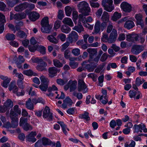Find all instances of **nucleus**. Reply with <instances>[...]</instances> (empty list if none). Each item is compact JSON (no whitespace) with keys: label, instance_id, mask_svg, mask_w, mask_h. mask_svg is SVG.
<instances>
[{"label":"nucleus","instance_id":"obj_1","mask_svg":"<svg viewBox=\"0 0 147 147\" xmlns=\"http://www.w3.org/2000/svg\"><path fill=\"white\" fill-rule=\"evenodd\" d=\"M78 7L79 12L82 13L78 16V19L80 21H84L85 17L84 16L89 15V13L90 12L91 10L88 3L85 1H82L78 5Z\"/></svg>","mask_w":147,"mask_h":147},{"label":"nucleus","instance_id":"obj_2","mask_svg":"<svg viewBox=\"0 0 147 147\" xmlns=\"http://www.w3.org/2000/svg\"><path fill=\"white\" fill-rule=\"evenodd\" d=\"M19 125L26 131L31 130L32 129V126L28 123L27 118L21 117L20 120Z\"/></svg>","mask_w":147,"mask_h":147},{"label":"nucleus","instance_id":"obj_3","mask_svg":"<svg viewBox=\"0 0 147 147\" xmlns=\"http://www.w3.org/2000/svg\"><path fill=\"white\" fill-rule=\"evenodd\" d=\"M107 24L105 22L101 23L99 20H97L94 26V32L96 33H98L100 30L103 31L107 26Z\"/></svg>","mask_w":147,"mask_h":147},{"label":"nucleus","instance_id":"obj_4","mask_svg":"<svg viewBox=\"0 0 147 147\" xmlns=\"http://www.w3.org/2000/svg\"><path fill=\"white\" fill-rule=\"evenodd\" d=\"M77 88L78 92H82L83 93L88 92V88L87 86L82 80H78Z\"/></svg>","mask_w":147,"mask_h":147},{"label":"nucleus","instance_id":"obj_5","mask_svg":"<svg viewBox=\"0 0 147 147\" xmlns=\"http://www.w3.org/2000/svg\"><path fill=\"white\" fill-rule=\"evenodd\" d=\"M133 129H134V133L142 132V130L144 132H146L147 131L145 125L143 123L135 125L133 127Z\"/></svg>","mask_w":147,"mask_h":147},{"label":"nucleus","instance_id":"obj_6","mask_svg":"<svg viewBox=\"0 0 147 147\" xmlns=\"http://www.w3.org/2000/svg\"><path fill=\"white\" fill-rule=\"evenodd\" d=\"M67 38L69 42L72 43L78 39V36L76 32L73 31L69 34Z\"/></svg>","mask_w":147,"mask_h":147},{"label":"nucleus","instance_id":"obj_7","mask_svg":"<svg viewBox=\"0 0 147 147\" xmlns=\"http://www.w3.org/2000/svg\"><path fill=\"white\" fill-rule=\"evenodd\" d=\"M26 17V14L24 12L20 14H13L11 12L10 13V19L12 20L14 19L16 20H19L24 19Z\"/></svg>","mask_w":147,"mask_h":147},{"label":"nucleus","instance_id":"obj_8","mask_svg":"<svg viewBox=\"0 0 147 147\" xmlns=\"http://www.w3.org/2000/svg\"><path fill=\"white\" fill-rule=\"evenodd\" d=\"M122 20L123 21H125L124 25V27L128 29L133 28L135 25L133 21L131 19H128L127 17H124Z\"/></svg>","mask_w":147,"mask_h":147},{"label":"nucleus","instance_id":"obj_9","mask_svg":"<svg viewBox=\"0 0 147 147\" xmlns=\"http://www.w3.org/2000/svg\"><path fill=\"white\" fill-rule=\"evenodd\" d=\"M42 116L44 119L48 118L50 120L52 119L53 114L50 112L49 108L47 106H46L44 109Z\"/></svg>","mask_w":147,"mask_h":147},{"label":"nucleus","instance_id":"obj_10","mask_svg":"<svg viewBox=\"0 0 147 147\" xmlns=\"http://www.w3.org/2000/svg\"><path fill=\"white\" fill-rule=\"evenodd\" d=\"M144 47L142 45H134L133 46L131 52L133 54L138 55L144 50Z\"/></svg>","mask_w":147,"mask_h":147},{"label":"nucleus","instance_id":"obj_11","mask_svg":"<svg viewBox=\"0 0 147 147\" xmlns=\"http://www.w3.org/2000/svg\"><path fill=\"white\" fill-rule=\"evenodd\" d=\"M117 35V31L113 29L110 34L108 42L110 43H114L116 40Z\"/></svg>","mask_w":147,"mask_h":147},{"label":"nucleus","instance_id":"obj_12","mask_svg":"<svg viewBox=\"0 0 147 147\" xmlns=\"http://www.w3.org/2000/svg\"><path fill=\"white\" fill-rule=\"evenodd\" d=\"M87 51L89 53V58L88 61L89 62H91L94 56L97 54V50L95 49L88 48L87 49Z\"/></svg>","mask_w":147,"mask_h":147},{"label":"nucleus","instance_id":"obj_13","mask_svg":"<svg viewBox=\"0 0 147 147\" xmlns=\"http://www.w3.org/2000/svg\"><path fill=\"white\" fill-rule=\"evenodd\" d=\"M29 18L32 21L34 22L40 17L39 13L36 11H33L28 13Z\"/></svg>","mask_w":147,"mask_h":147},{"label":"nucleus","instance_id":"obj_14","mask_svg":"<svg viewBox=\"0 0 147 147\" xmlns=\"http://www.w3.org/2000/svg\"><path fill=\"white\" fill-rule=\"evenodd\" d=\"M121 6V8L125 12L129 13L131 11V5L126 2H122Z\"/></svg>","mask_w":147,"mask_h":147},{"label":"nucleus","instance_id":"obj_15","mask_svg":"<svg viewBox=\"0 0 147 147\" xmlns=\"http://www.w3.org/2000/svg\"><path fill=\"white\" fill-rule=\"evenodd\" d=\"M73 103L72 100L69 97H67L63 100V103L62 104V107L64 109L67 108V106H71Z\"/></svg>","mask_w":147,"mask_h":147},{"label":"nucleus","instance_id":"obj_16","mask_svg":"<svg viewBox=\"0 0 147 147\" xmlns=\"http://www.w3.org/2000/svg\"><path fill=\"white\" fill-rule=\"evenodd\" d=\"M135 18L137 20V24L140 25L142 28H143L144 26V24L142 19V15L140 13L136 14L135 16Z\"/></svg>","mask_w":147,"mask_h":147},{"label":"nucleus","instance_id":"obj_17","mask_svg":"<svg viewBox=\"0 0 147 147\" xmlns=\"http://www.w3.org/2000/svg\"><path fill=\"white\" fill-rule=\"evenodd\" d=\"M47 65V64L45 62L41 61L39 63L36 68L39 71H45L47 70L45 67Z\"/></svg>","mask_w":147,"mask_h":147},{"label":"nucleus","instance_id":"obj_18","mask_svg":"<svg viewBox=\"0 0 147 147\" xmlns=\"http://www.w3.org/2000/svg\"><path fill=\"white\" fill-rule=\"evenodd\" d=\"M49 76L52 78L56 76L57 72V69L55 67H50L48 69Z\"/></svg>","mask_w":147,"mask_h":147},{"label":"nucleus","instance_id":"obj_19","mask_svg":"<svg viewBox=\"0 0 147 147\" xmlns=\"http://www.w3.org/2000/svg\"><path fill=\"white\" fill-rule=\"evenodd\" d=\"M77 82L76 80L72 81L70 80L68 83V85H69L70 91L73 92L77 88Z\"/></svg>","mask_w":147,"mask_h":147},{"label":"nucleus","instance_id":"obj_20","mask_svg":"<svg viewBox=\"0 0 147 147\" xmlns=\"http://www.w3.org/2000/svg\"><path fill=\"white\" fill-rule=\"evenodd\" d=\"M27 2H24L23 3L20 4L14 7L15 10L16 11H22L27 8Z\"/></svg>","mask_w":147,"mask_h":147},{"label":"nucleus","instance_id":"obj_21","mask_svg":"<svg viewBox=\"0 0 147 147\" xmlns=\"http://www.w3.org/2000/svg\"><path fill=\"white\" fill-rule=\"evenodd\" d=\"M138 35L137 34H129L127 35L126 39L129 41L136 42L138 41Z\"/></svg>","mask_w":147,"mask_h":147},{"label":"nucleus","instance_id":"obj_22","mask_svg":"<svg viewBox=\"0 0 147 147\" xmlns=\"http://www.w3.org/2000/svg\"><path fill=\"white\" fill-rule=\"evenodd\" d=\"M36 135L35 131H32L27 136L28 140L29 142H34L36 141V139L34 136Z\"/></svg>","mask_w":147,"mask_h":147},{"label":"nucleus","instance_id":"obj_23","mask_svg":"<svg viewBox=\"0 0 147 147\" xmlns=\"http://www.w3.org/2000/svg\"><path fill=\"white\" fill-rule=\"evenodd\" d=\"M9 91L13 90V92L14 93H16L18 90V88L16 85V82L14 81L11 82L9 86Z\"/></svg>","mask_w":147,"mask_h":147},{"label":"nucleus","instance_id":"obj_24","mask_svg":"<svg viewBox=\"0 0 147 147\" xmlns=\"http://www.w3.org/2000/svg\"><path fill=\"white\" fill-rule=\"evenodd\" d=\"M109 13L106 11H104L101 17V20L103 22H105L106 23L109 21Z\"/></svg>","mask_w":147,"mask_h":147},{"label":"nucleus","instance_id":"obj_25","mask_svg":"<svg viewBox=\"0 0 147 147\" xmlns=\"http://www.w3.org/2000/svg\"><path fill=\"white\" fill-rule=\"evenodd\" d=\"M52 27L49 25L42 26L41 30L42 32L46 33H49L51 32Z\"/></svg>","mask_w":147,"mask_h":147},{"label":"nucleus","instance_id":"obj_26","mask_svg":"<svg viewBox=\"0 0 147 147\" xmlns=\"http://www.w3.org/2000/svg\"><path fill=\"white\" fill-rule=\"evenodd\" d=\"M73 29L79 33H80L84 31V28L80 22H78L77 25L75 26Z\"/></svg>","mask_w":147,"mask_h":147},{"label":"nucleus","instance_id":"obj_27","mask_svg":"<svg viewBox=\"0 0 147 147\" xmlns=\"http://www.w3.org/2000/svg\"><path fill=\"white\" fill-rule=\"evenodd\" d=\"M19 0H6L7 4L9 6L13 7L19 2Z\"/></svg>","mask_w":147,"mask_h":147},{"label":"nucleus","instance_id":"obj_28","mask_svg":"<svg viewBox=\"0 0 147 147\" xmlns=\"http://www.w3.org/2000/svg\"><path fill=\"white\" fill-rule=\"evenodd\" d=\"M26 107L29 110H32L33 109V105L32 102V100L30 98H28V100L26 101Z\"/></svg>","mask_w":147,"mask_h":147},{"label":"nucleus","instance_id":"obj_29","mask_svg":"<svg viewBox=\"0 0 147 147\" xmlns=\"http://www.w3.org/2000/svg\"><path fill=\"white\" fill-rule=\"evenodd\" d=\"M61 31L65 33H68L71 31V29L69 27L65 25H63L61 28Z\"/></svg>","mask_w":147,"mask_h":147},{"label":"nucleus","instance_id":"obj_30","mask_svg":"<svg viewBox=\"0 0 147 147\" xmlns=\"http://www.w3.org/2000/svg\"><path fill=\"white\" fill-rule=\"evenodd\" d=\"M17 31L18 32L16 33V35L19 38H26L27 37L26 34L24 31L21 30Z\"/></svg>","mask_w":147,"mask_h":147},{"label":"nucleus","instance_id":"obj_31","mask_svg":"<svg viewBox=\"0 0 147 147\" xmlns=\"http://www.w3.org/2000/svg\"><path fill=\"white\" fill-rule=\"evenodd\" d=\"M47 38L50 42L53 43L57 44L58 43V40L56 39L53 35L48 36H47Z\"/></svg>","mask_w":147,"mask_h":147},{"label":"nucleus","instance_id":"obj_32","mask_svg":"<svg viewBox=\"0 0 147 147\" xmlns=\"http://www.w3.org/2000/svg\"><path fill=\"white\" fill-rule=\"evenodd\" d=\"M64 24H67L70 26H73V23L71 20L69 18H66L64 19L63 21Z\"/></svg>","mask_w":147,"mask_h":147},{"label":"nucleus","instance_id":"obj_33","mask_svg":"<svg viewBox=\"0 0 147 147\" xmlns=\"http://www.w3.org/2000/svg\"><path fill=\"white\" fill-rule=\"evenodd\" d=\"M40 78L41 82V84L48 85L49 80L47 78L44 76H42L40 77Z\"/></svg>","mask_w":147,"mask_h":147},{"label":"nucleus","instance_id":"obj_34","mask_svg":"<svg viewBox=\"0 0 147 147\" xmlns=\"http://www.w3.org/2000/svg\"><path fill=\"white\" fill-rule=\"evenodd\" d=\"M89 113L86 111H85L84 114H81L80 115V118L82 119H84L86 121H89L90 119L89 116Z\"/></svg>","mask_w":147,"mask_h":147},{"label":"nucleus","instance_id":"obj_35","mask_svg":"<svg viewBox=\"0 0 147 147\" xmlns=\"http://www.w3.org/2000/svg\"><path fill=\"white\" fill-rule=\"evenodd\" d=\"M11 126L13 128L16 127L18 125V119L15 118V119H11Z\"/></svg>","mask_w":147,"mask_h":147},{"label":"nucleus","instance_id":"obj_36","mask_svg":"<svg viewBox=\"0 0 147 147\" xmlns=\"http://www.w3.org/2000/svg\"><path fill=\"white\" fill-rule=\"evenodd\" d=\"M48 19L47 17H45L42 19L41 22V24L42 26L49 25V23Z\"/></svg>","mask_w":147,"mask_h":147},{"label":"nucleus","instance_id":"obj_37","mask_svg":"<svg viewBox=\"0 0 147 147\" xmlns=\"http://www.w3.org/2000/svg\"><path fill=\"white\" fill-rule=\"evenodd\" d=\"M42 143L44 145H51V142L49 139L43 138L42 139Z\"/></svg>","mask_w":147,"mask_h":147},{"label":"nucleus","instance_id":"obj_38","mask_svg":"<svg viewBox=\"0 0 147 147\" xmlns=\"http://www.w3.org/2000/svg\"><path fill=\"white\" fill-rule=\"evenodd\" d=\"M5 38L8 40H13L15 38V35L13 34L7 33L5 36Z\"/></svg>","mask_w":147,"mask_h":147},{"label":"nucleus","instance_id":"obj_39","mask_svg":"<svg viewBox=\"0 0 147 147\" xmlns=\"http://www.w3.org/2000/svg\"><path fill=\"white\" fill-rule=\"evenodd\" d=\"M121 17V14L117 12H115L112 17V19L113 20L116 21L118 19H119Z\"/></svg>","mask_w":147,"mask_h":147},{"label":"nucleus","instance_id":"obj_40","mask_svg":"<svg viewBox=\"0 0 147 147\" xmlns=\"http://www.w3.org/2000/svg\"><path fill=\"white\" fill-rule=\"evenodd\" d=\"M65 9L66 15L67 16H69L72 11L71 7L69 6H67L65 7Z\"/></svg>","mask_w":147,"mask_h":147},{"label":"nucleus","instance_id":"obj_41","mask_svg":"<svg viewBox=\"0 0 147 147\" xmlns=\"http://www.w3.org/2000/svg\"><path fill=\"white\" fill-rule=\"evenodd\" d=\"M4 105L7 108L9 107V108H11L13 106V104L12 101L9 99L7 100L5 103Z\"/></svg>","mask_w":147,"mask_h":147},{"label":"nucleus","instance_id":"obj_42","mask_svg":"<svg viewBox=\"0 0 147 147\" xmlns=\"http://www.w3.org/2000/svg\"><path fill=\"white\" fill-rule=\"evenodd\" d=\"M105 63H103L101 65H99L95 69L94 71L96 73H98L102 70L105 66Z\"/></svg>","mask_w":147,"mask_h":147},{"label":"nucleus","instance_id":"obj_43","mask_svg":"<svg viewBox=\"0 0 147 147\" xmlns=\"http://www.w3.org/2000/svg\"><path fill=\"white\" fill-rule=\"evenodd\" d=\"M54 65L57 67H61L63 66L62 64L57 59H54L53 61Z\"/></svg>","mask_w":147,"mask_h":147},{"label":"nucleus","instance_id":"obj_44","mask_svg":"<svg viewBox=\"0 0 147 147\" xmlns=\"http://www.w3.org/2000/svg\"><path fill=\"white\" fill-rule=\"evenodd\" d=\"M113 2L112 0H102V4L104 7L107 5L112 4Z\"/></svg>","mask_w":147,"mask_h":147},{"label":"nucleus","instance_id":"obj_45","mask_svg":"<svg viewBox=\"0 0 147 147\" xmlns=\"http://www.w3.org/2000/svg\"><path fill=\"white\" fill-rule=\"evenodd\" d=\"M112 4L107 5V6L104 7V9L108 12L111 11L114 9V7L113 6H112Z\"/></svg>","mask_w":147,"mask_h":147},{"label":"nucleus","instance_id":"obj_46","mask_svg":"<svg viewBox=\"0 0 147 147\" xmlns=\"http://www.w3.org/2000/svg\"><path fill=\"white\" fill-rule=\"evenodd\" d=\"M17 115L16 112L12 109H11L10 113V117L11 119L18 118L16 117Z\"/></svg>","mask_w":147,"mask_h":147},{"label":"nucleus","instance_id":"obj_47","mask_svg":"<svg viewBox=\"0 0 147 147\" xmlns=\"http://www.w3.org/2000/svg\"><path fill=\"white\" fill-rule=\"evenodd\" d=\"M85 68L89 72L93 71L94 69V67L92 66L90 64L86 65Z\"/></svg>","mask_w":147,"mask_h":147},{"label":"nucleus","instance_id":"obj_48","mask_svg":"<svg viewBox=\"0 0 147 147\" xmlns=\"http://www.w3.org/2000/svg\"><path fill=\"white\" fill-rule=\"evenodd\" d=\"M88 76L92 78L94 81H96L97 80V76L94 73H90L88 75Z\"/></svg>","mask_w":147,"mask_h":147},{"label":"nucleus","instance_id":"obj_49","mask_svg":"<svg viewBox=\"0 0 147 147\" xmlns=\"http://www.w3.org/2000/svg\"><path fill=\"white\" fill-rule=\"evenodd\" d=\"M72 53L75 56H78L80 54V50L78 48H75L72 51Z\"/></svg>","mask_w":147,"mask_h":147},{"label":"nucleus","instance_id":"obj_50","mask_svg":"<svg viewBox=\"0 0 147 147\" xmlns=\"http://www.w3.org/2000/svg\"><path fill=\"white\" fill-rule=\"evenodd\" d=\"M67 80H62L61 79H57V83L61 85H63L67 82Z\"/></svg>","mask_w":147,"mask_h":147},{"label":"nucleus","instance_id":"obj_51","mask_svg":"<svg viewBox=\"0 0 147 147\" xmlns=\"http://www.w3.org/2000/svg\"><path fill=\"white\" fill-rule=\"evenodd\" d=\"M24 23L22 22H20L15 25V28L16 30L18 31L21 29V27L23 26Z\"/></svg>","mask_w":147,"mask_h":147},{"label":"nucleus","instance_id":"obj_52","mask_svg":"<svg viewBox=\"0 0 147 147\" xmlns=\"http://www.w3.org/2000/svg\"><path fill=\"white\" fill-rule=\"evenodd\" d=\"M69 64L70 67L73 69L76 68L78 65V63L75 62H70Z\"/></svg>","mask_w":147,"mask_h":147},{"label":"nucleus","instance_id":"obj_53","mask_svg":"<svg viewBox=\"0 0 147 147\" xmlns=\"http://www.w3.org/2000/svg\"><path fill=\"white\" fill-rule=\"evenodd\" d=\"M113 27L112 23L111 22H109V25L107 27V32L108 33H110L112 30H113Z\"/></svg>","mask_w":147,"mask_h":147},{"label":"nucleus","instance_id":"obj_54","mask_svg":"<svg viewBox=\"0 0 147 147\" xmlns=\"http://www.w3.org/2000/svg\"><path fill=\"white\" fill-rule=\"evenodd\" d=\"M66 35L63 33L59 34L57 36V38L60 39L62 41H64L65 40Z\"/></svg>","mask_w":147,"mask_h":147},{"label":"nucleus","instance_id":"obj_55","mask_svg":"<svg viewBox=\"0 0 147 147\" xmlns=\"http://www.w3.org/2000/svg\"><path fill=\"white\" fill-rule=\"evenodd\" d=\"M6 21L5 17L4 15L1 13H0V24L4 23Z\"/></svg>","mask_w":147,"mask_h":147},{"label":"nucleus","instance_id":"obj_56","mask_svg":"<svg viewBox=\"0 0 147 147\" xmlns=\"http://www.w3.org/2000/svg\"><path fill=\"white\" fill-rule=\"evenodd\" d=\"M23 73L25 75L28 76H31L33 75V72L31 70H28L24 71L23 72Z\"/></svg>","mask_w":147,"mask_h":147},{"label":"nucleus","instance_id":"obj_57","mask_svg":"<svg viewBox=\"0 0 147 147\" xmlns=\"http://www.w3.org/2000/svg\"><path fill=\"white\" fill-rule=\"evenodd\" d=\"M90 3L91 6L94 8L98 7L100 5L97 2H94L90 1Z\"/></svg>","mask_w":147,"mask_h":147},{"label":"nucleus","instance_id":"obj_58","mask_svg":"<svg viewBox=\"0 0 147 147\" xmlns=\"http://www.w3.org/2000/svg\"><path fill=\"white\" fill-rule=\"evenodd\" d=\"M63 11L61 10H59V11L58 15V18L61 20L64 17Z\"/></svg>","mask_w":147,"mask_h":147},{"label":"nucleus","instance_id":"obj_59","mask_svg":"<svg viewBox=\"0 0 147 147\" xmlns=\"http://www.w3.org/2000/svg\"><path fill=\"white\" fill-rule=\"evenodd\" d=\"M137 91H134L131 90H130L129 92L130 98H132L135 97L137 94Z\"/></svg>","mask_w":147,"mask_h":147},{"label":"nucleus","instance_id":"obj_60","mask_svg":"<svg viewBox=\"0 0 147 147\" xmlns=\"http://www.w3.org/2000/svg\"><path fill=\"white\" fill-rule=\"evenodd\" d=\"M144 81V80H143V81L141 80L139 77H137L136 79L135 84L137 86H139L142 84Z\"/></svg>","mask_w":147,"mask_h":147},{"label":"nucleus","instance_id":"obj_61","mask_svg":"<svg viewBox=\"0 0 147 147\" xmlns=\"http://www.w3.org/2000/svg\"><path fill=\"white\" fill-rule=\"evenodd\" d=\"M137 38L138 41H136V42L140 43L141 44H143L145 40V39L144 37L139 36L138 35Z\"/></svg>","mask_w":147,"mask_h":147},{"label":"nucleus","instance_id":"obj_62","mask_svg":"<svg viewBox=\"0 0 147 147\" xmlns=\"http://www.w3.org/2000/svg\"><path fill=\"white\" fill-rule=\"evenodd\" d=\"M135 144V142L133 140H132L130 143L129 144L128 143H126L125 144V147H134Z\"/></svg>","mask_w":147,"mask_h":147},{"label":"nucleus","instance_id":"obj_63","mask_svg":"<svg viewBox=\"0 0 147 147\" xmlns=\"http://www.w3.org/2000/svg\"><path fill=\"white\" fill-rule=\"evenodd\" d=\"M39 52L42 54L44 55L46 53V48L43 46H40L39 48Z\"/></svg>","mask_w":147,"mask_h":147},{"label":"nucleus","instance_id":"obj_64","mask_svg":"<svg viewBox=\"0 0 147 147\" xmlns=\"http://www.w3.org/2000/svg\"><path fill=\"white\" fill-rule=\"evenodd\" d=\"M14 111L18 114L20 115L21 113V110L18 107V106L16 105L13 107Z\"/></svg>","mask_w":147,"mask_h":147}]
</instances>
